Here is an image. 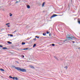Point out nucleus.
I'll return each mask as SVG.
<instances>
[{"label":"nucleus","mask_w":80,"mask_h":80,"mask_svg":"<svg viewBox=\"0 0 80 80\" xmlns=\"http://www.w3.org/2000/svg\"><path fill=\"white\" fill-rule=\"evenodd\" d=\"M15 69H16L20 71L21 72H26L27 70L25 69H22L19 67H15Z\"/></svg>","instance_id":"1"},{"label":"nucleus","mask_w":80,"mask_h":80,"mask_svg":"<svg viewBox=\"0 0 80 80\" xmlns=\"http://www.w3.org/2000/svg\"><path fill=\"white\" fill-rule=\"evenodd\" d=\"M66 38L67 40H73V38H75V39H76L74 37H73L70 36H66Z\"/></svg>","instance_id":"2"},{"label":"nucleus","mask_w":80,"mask_h":80,"mask_svg":"<svg viewBox=\"0 0 80 80\" xmlns=\"http://www.w3.org/2000/svg\"><path fill=\"white\" fill-rule=\"evenodd\" d=\"M63 41H64V40H60V44L61 45H63V44H64V43H65V42H63Z\"/></svg>","instance_id":"3"},{"label":"nucleus","mask_w":80,"mask_h":80,"mask_svg":"<svg viewBox=\"0 0 80 80\" xmlns=\"http://www.w3.org/2000/svg\"><path fill=\"white\" fill-rule=\"evenodd\" d=\"M57 16H58V15L56 14H53L51 17V19L52 18H53V17H55Z\"/></svg>","instance_id":"4"},{"label":"nucleus","mask_w":80,"mask_h":80,"mask_svg":"<svg viewBox=\"0 0 80 80\" xmlns=\"http://www.w3.org/2000/svg\"><path fill=\"white\" fill-rule=\"evenodd\" d=\"M9 78H12V79L13 80H15V77H12L11 76H10Z\"/></svg>","instance_id":"5"},{"label":"nucleus","mask_w":80,"mask_h":80,"mask_svg":"<svg viewBox=\"0 0 80 80\" xmlns=\"http://www.w3.org/2000/svg\"><path fill=\"white\" fill-rule=\"evenodd\" d=\"M78 22L79 24H80V18L78 19Z\"/></svg>","instance_id":"6"},{"label":"nucleus","mask_w":80,"mask_h":80,"mask_svg":"<svg viewBox=\"0 0 80 80\" xmlns=\"http://www.w3.org/2000/svg\"><path fill=\"white\" fill-rule=\"evenodd\" d=\"M30 68H34V67L32 66H30Z\"/></svg>","instance_id":"7"},{"label":"nucleus","mask_w":80,"mask_h":80,"mask_svg":"<svg viewBox=\"0 0 80 80\" xmlns=\"http://www.w3.org/2000/svg\"><path fill=\"white\" fill-rule=\"evenodd\" d=\"M25 42H22V45H25Z\"/></svg>","instance_id":"8"},{"label":"nucleus","mask_w":80,"mask_h":80,"mask_svg":"<svg viewBox=\"0 0 80 80\" xmlns=\"http://www.w3.org/2000/svg\"><path fill=\"white\" fill-rule=\"evenodd\" d=\"M54 58L55 59H56L57 60H58V58L56 56H54Z\"/></svg>","instance_id":"9"},{"label":"nucleus","mask_w":80,"mask_h":80,"mask_svg":"<svg viewBox=\"0 0 80 80\" xmlns=\"http://www.w3.org/2000/svg\"><path fill=\"white\" fill-rule=\"evenodd\" d=\"M0 70L1 71H2L3 72H4V71H5V70L2 68L0 69Z\"/></svg>","instance_id":"10"},{"label":"nucleus","mask_w":80,"mask_h":80,"mask_svg":"<svg viewBox=\"0 0 80 80\" xmlns=\"http://www.w3.org/2000/svg\"><path fill=\"white\" fill-rule=\"evenodd\" d=\"M27 8H30V7L29 5H27Z\"/></svg>","instance_id":"11"},{"label":"nucleus","mask_w":80,"mask_h":80,"mask_svg":"<svg viewBox=\"0 0 80 80\" xmlns=\"http://www.w3.org/2000/svg\"><path fill=\"white\" fill-rule=\"evenodd\" d=\"M45 2H43L42 3V7H44V5H45Z\"/></svg>","instance_id":"12"},{"label":"nucleus","mask_w":80,"mask_h":80,"mask_svg":"<svg viewBox=\"0 0 80 80\" xmlns=\"http://www.w3.org/2000/svg\"><path fill=\"white\" fill-rule=\"evenodd\" d=\"M8 43H9V44H11V43H12V42H10V41H8Z\"/></svg>","instance_id":"13"},{"label":"nucleus","mask_w":80,"mask_h":80,"mask_svg":"<svg viewBox=\"0 0 80 80\" xmlns=\"http://www.w3.org/2000/svg\"><path fill=\"white\" fill-rule=\"evenodd\" d=\"M36 44H34L33 45V48H34V47H35V46H36Z\"/></svg>","instance_id":"14"},{"label":"nucleus","mask_w":80,"mask_h":80,"mask_svg":"<svg viewBox=\"0 0 80 80\" xmlns=\"http://www.w3.org/2000/svg\"><path fill=\"white\" fill-rule=\"evenodd\" d=\"M3 49L4 50H5V49H7V48L3 47Z\"/></svg>","instance_id":"15"},{"label":"nucleus","mask_w":80,"mask_h":80,"mask_svg":"<svg viewBox=\"0 0 80 80\" xmlns=\"http://www.w3.org/2000/svg\"><path fill=\"white\" fill-rule=\"evenodd\" d=\"M67 40L68 39H67L66 40H64V41H63V42H66V41L67 42Z\"/></svg>","instance_id":"16"},{"label":"nucleus","mask_w":80,"mask_h":80,"mask_svg":"<svg viewBox=\"0 0 80 80\" xmlns=\"http://www.w3.org/2000/svg\"><path fill=\"white\" fill-rule=\"evenodd\" d=\"M35 37V38H39V37H38V36H36Z\"/></svg>","instance_id":"17"},{"label":"nucleus","mask_w":80,"mask_h":80,"mask_svg":"<svg viewBox=\"0 0 80 80\" xmlns=\"http://www.w3.org/2000/svg\"><path fill=\"white\" fill-rule=\"evenodd\" d=\"M15 79L16 80H18V78H17V77L15 78Z\"/></svg>","instance_id":"18"},{"label":"nucleus","mask_w":80,"mask_h":80,"mask_svg":"<svg viewBox=\"0 0 80 80\" xmlns=\"http://www.w3.org/2000/svg\"><path fill=\"white\" fill-rule=\"evenodd\" d=\"M43 35L44 36H45V35H46V34H45L44 33H43Z\"/></svg>","instance_id":"19"},{"label":"nucleus","mask_w":80,"mask_h":80,"mask_svg":"<svg viewBox=\"0 0 80 80\" xmlns=\"http://www.w3.org/2000/svg\"><path fill=\"white\" fill-rule=\"evenodd\" d=\"M27 40H30V38H28Z\"/></svg>","instance_id":"20"},{"label":"nucleus","mask_w":80,"mask_h":80,"mask_svg":"<svg viewBox=\"0 0 80 80\" xmlns=\"http://www.w3.org/2000/svg\"><path fill=\"white\" fill-rule=\"evenodd\" d=\"M52 46H55V44H52Z\"/></svg>","instance_id":"21"},{"label":"nucleus","mask_w":80,"mask_h":80,"mask_svg":"<svg viewBox=\"0 0 80 80\" xmlns=\"http://www.w3.org/2000/svg\"><path fill=\"white\" fill-rule=\"evenodd\" d=\"M68 67H67V66H66L65 67H64V68H67Z\"/></svg>","instance_id":"22"},{"label":"nucleus","mask_w":80,"mask_h":80,"mask_svg":"<svg viewBox=\"0 0 80 80\" xmlns=\"http://www.w3.org/2000/svg\"><path fill=\"white\" fill-rule=\"evenodd\" d=\"M15 62L16 63H19L18 62V61H15Z\"/></svg>","instance_id":"23"},{"label":"nucleus","mask_w":80,"mask_h":80,"mask_svg":"<svg viewBox=\"0 0 80 80\" xmlns=\"http://www.w3.org/2000/svg\"><path fill=\"white\" fill-rule=\"evenodd\" d=\"M33 40H36V38H35L34 39H33Z\"/></svg>","instance_id":"24"},{"label":"nucleus","mask_w":80,"mask_h":80,"mask_svg":"<svg viewBox=\"0 0 80 80\" xmlns=\"http://www.w3.org/2000/svg\"><path fill=\"white\" fill-rule=\"evenodd\" d=\"M47 34H48V33H49V32L47 31Z\"/></svg>","instance_id":"25"},{"label":"nucleus","mask_w":80,"mask_h":80,"mask_svg":"<svg viewBox=\"0 0 80 80\" xmlns=\"http://www.w3.org/2000/svg\"><path fill=\"white\" fill-rule=\"evenodd\" d=\"M17 32V30L15 31L13 33H15V32Z\"/></svg>","instance_id":"26"},{"label":"nucleus","mask_w":80,"mask_h":80,"mask_svg":"<svg viewBox=\"0 0 80 80\" xmlns=\"http://www.w3.org/2000/svg\"><path fill=\"white\" fill-rule=\"evenodd\" d=\"M3 47V46L0 45V47Z\"/></svg>","instance_id":"27"},{"label":"nucleus","mask_w":80,"mask_h":80,"mask_svg":"<svg viewBox=\"0 0 80 80\" xmlns=\"http://www.w3.org/2000/svg\"><path fill=\"white\" fill-rule=\"evenodd\" d=\"M18 2L17 1L15 3H18Z\"/></svg>","instance_id":"28"},{"label":"nucleus","mask_w":80,"mask_h":80,"mask_svg":"<svg viewBox=\"0 0 80 80\" xmlns=\"http://www.w3.org/2000/svg\"><path fill=\"white\" fill-rule=\"evenodd\" d=\"M10 17H12V14L10 15Z\"/></svg>","instance_id":"29"},{"label":"nucleus","mask_w":80,"mask_h":80,"mask_svg":"<svg viewBox=\"0 0 80 80\" xmlns=\"http://www.w3.org/2000/svg\"><path fill=\"white\" fill-rule=\"evenodd\" d=\"M9 23H8L6 24V25H7L9 24Z\"/></svg>","instance_id":"30"},{"label":"nucleus","mask_w":80,"mask_h":80,"mask_svg":"<svg viewBox=\"0 0 80 80\" xmlns=\"http://www.w3.org/2000/svg\"><path fill=\"white\" fill-rule=\"evenodd\" d=\"M25 49H26V50H28V48H26Z\"/></svg>","instance_id":"31"},{"label":"nucleus","mask_w":80,"mask_h":80,"mask_svg":"<svg viewBox=\"0 0 80 80\" xmlns=\"http://www.w3.org/2000/svg\"><path fill=\"white\" fill-rule=\"evenodd\" d=\"M8 27H10V26L8 25Z\"/></svg>","instance_id":"32"},{"label":"nucleus","mask_w":80,"mask_h":80,"mask_svg":"<svg viewBox=\"0 0 80 80\" xmlns=\"http://www.w3.org/2000/svg\"><path fill=\"white\" fill-rule=\"evenodd\" d=\"M23 50H26V49L25 48H24V49H23Z\"/></svg>","instance_id":"33"},{"label":"nucleus","mask_w":80,"mask_h":80,"mask_svg":"<svg viewBox=\"0 0 80 80\" xmlns=\"http://www.w3.org/2000/svg\"><path fill=\"white\" fill-rule=\"evenodd\" d=\"M13 67L14 68V67H15V66H13Z\"/></svg>","instance_id":"34"},{"label":"nucleus","mask_w":80,"mask_h":80,"mask_svg":"<svg viewBox=\"0 0 80 80\" xmlns=\"http://www.w3.org/2000/svg\"><path fill=\"white\" fill-rule=\"evenodd\" d=\"M72 42H73V43H75V42H74V41H72Z\"/></svg>","instance_id":"35"},{"label":"nucleus","mask_w":80,"mask_h":80,"mask_svg":"<svg viewBox=\"0 0 80 80\" xmlns=\"http://www.w3.org/2000/svg\"><path fill=\"white\" fill-rule=\"evenodd\" d=\"M22 58H24V56H22Z\"/></svg>","instance_id":"36"},{"label":"nucleus","mask_w":80,"mask_h":80,"mask_svg":"<svg viewBox=\"0 0 80 80\" xmlns=\"http://www.w3.org/2000/svg\"><path fill=\"white\" fill-rule=\"evenodd\" d=\"M49 36H50V34H49Z\"/></svg>","instance_id":"37"},{"label":"nucleus","mask_w":80,"mask_h":80,"mask_svg":"<svg viewBox=\"0 0 80 80\" xmlns=\"http://www.w3.org/2000/svg\"><path fill=\"white\" fill-rule=\"evenodd\" d=\"M12 36H13V35H12Z\"/></svg>","instance_id":"38"},{"label":"nucleus","mask_w":80,"mask_h":80,"mask_svg":"<svg viewBox=\"0 0 80 80\" xmlns=\"http://www.w3.org/2000/svg\"><path fill=\"white\" fill-rule=\"evenodd\" d=\"M32 38L31 37L30 38Z\"/></svg>","instance_id":"39"},{"label":"nucleus","mask_w":80,"mask_h":80,"mask_svg":"<svg viewBox=\"0 0 80 80\" xmlns=\"http://www.w3.org/2000/svg\"><path fill=\"white\" fill-rule=\"evenodd\" d=\"M79 49H80V48H79Z\"/></svg>","instance_id":"40"}]
</instances>
